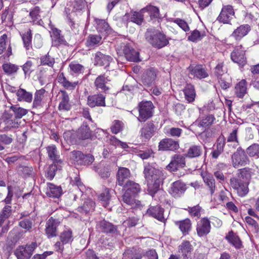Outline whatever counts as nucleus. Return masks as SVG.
<instances>
[{
  "instance_id": "f257e3e1",
  "label": "nucleus",
  "mask_w": 259,
  "mask_h": 259,
  "mask_svg": "<svg viewBox=\"0 0 259 259\" xmlns=\"http://www.w3.org/2000/svg\"><path fill=\"white\" fill-rule=\"evenodd\" d=\"M144 174L147 182L148 191L153 196L159 190L165 176L162 170L156 169L150 164L145 166Z\"/></svg>"
},
{
  "instance_id": "f03ea898",
  "label": "nucleus",
  "mask_w": 259,
  "mask_h": 259,
  "mask_svg": "<svg viewBox=\"0 0 259 259\" xmlns=\"http://www.w3.org/2000/svg\"><path fill=\"white\" fill-rule=\"evenodd\" d=\"M147 41L153 47L160 49L168 44L166 36L158 30L148 29L145 33Z\"/></svg>"
},
{
  "instance_id": "7ed1b4c3",
  "label": "nucleus",
  "mask_w": 259,
  "mask_h": 259,
  "mask_svg": "<svg viewBox=\"0 0 259 259\" xmlns=\"http://www.w3.org/2000/svg\"><path fill=\"white\" fill-rule=\"evenodd\" d=\"M231 159L232 165L235 168L245 166L250 162L245 150L241 147H238L236 151L233 153Z\"/></svg>"
},
{
  "instance_id": "20e7f679",
  "label": "nucleus",
  "mask_w": 259,
  "mask_h": 259,
  "mask_svg": "<svg viewBox=\"0 0 259 259\" xmlns=\"http://www.w3.org/2000/svg\"><path fill=\"white\" fill-rule=\"evenodd\" d=\"M249 183L238 178L233 177L230 179V186L240 197H244L248 194Z\"/></svg>"
},
{
  "instance_id": "39448f33",
  "label": "nucleus",
  "mask_w": 259,
  "mask_h": 259,
  "mask_svg": "<svg viewBox=\"0 0 259 259\" xmlns=\"http://www.w3.org/2000/svg\"><path fill=\"white\" fill-rule=\"evenodd\" d=\"M139 116L138 120L140 122H144L152 117L154 106L151 101H144L139 103Z\"/></svg>"
},
{
  "instance_id": "423d86ee",
  "label": "nucleus",
  "mask_w": 259,
  "mask_h": 259,
  "mask_svg": "<svg viewBox=\"0 0 259 259\" xmlns=\"http://www.w3.org/2000/svg\"><path fill=\"white\" fill-rule=\"evenodd\" d=\"M36 247L35 242H32L25 246H20L17 248L15 254L18 259H29Z\"/></svg>"
},
{
  "instance_id": "0eeeda50",
  "label": "nucleus",
  "mask_w": 259,
  "mask_h": 259,
  "mask_svg": "<svg viewBox=\"0 0 259 259\" xmlns=\"http://www.w3.org/2000/svg\"><path fill=\"white\" fill-rule=\"evenodd\" d=\"M70 3L69 7L66 8L65 12L67 14V17L69 25L72 27L74 25V23L71 19L70 16H69L70 15V11L71 9L72 12L82 10L85 6V0H71Z\"/></svg>"
},
{
  "instance_id": "6e6552de",
  "label": "nucleus",
  "mask_w": 259,
  "mask_h": 259,
  "mask_svg": "<svg viewBox=\"0 0 259 259\" xmlns=\"http://www.w3.org/2000/svg\"><path fill=\"white\" fill-rule=\"evenodd\" d=\"M232 60L239 65L244 66L246 62V58L245 56V50L241 46L235 48L231 54Z\"/></svg>"
},
{
  "instance_id": "1a4fd4ad",
  "label": "nucleus",
  "mask_w": 259,
  "mask_h": 259,
  "mask_svg": "<svg viewBox=\"0 0 259 259\" xmlns=\"http://www.w3.org/2000/svg\"><path fill=\"white\" fill-rule=\"evenodd\" d=\"M121 50L122 51L127 60L131 62H138L140 61L139 53L129 45L122 44L121 46Z\"/></svg>"
},
{
  "instance_id": "9d476101",
  "label": "nucleus",
  "mask_w": 259,
  "mask_h": 259,
  "mask_svg": "<svg viewBox=\"0 0 259 259\" xmlns=\"http://www.w3.org/2000/svg\"><path fill=\"white\" fill-rule=\"evenodd\" d=\"M186 190L185 184L181 181L172 183L169 189V193L175 198L180 197Z\"/></svg>"
},
{
  "instance_id": "9b49d317",
  "label": "nucleus",
  "mask_w": 259,
  "mask_h": 259,
  "mask_svg": "<svg viewBox=\"0 0 259 259\" xmlns=\"http://www.w3.org/2000/svg\"><path fill=\"white\" fill-rule=\"evenodd\" d=\"M210 223L208 219L205 218H202L197 223V234L199 237L205 236L210 232Z\"/></svg>"
},
{
  "instance_id": "f8f14e48",
  "label": "nucleus",
  "mask_w": 259,
  "mask_h": 259,
  "mask_svg": "<svg viewBox=\"0 0 259 259\" xmlns=\"http://www.w3.org/2000/svg\"><path fill=\"white\" fill-rule=\"evenodd\" d=\"M234 15V11L231 6H224L218 17V20L223 23H229Z\"/></svg>"
},
{
  "instance_id": "ddd939ff",
  "label": "nucleus",
  "mask_w": 259,
  "mask_h": 259,
  "mask_svg": "<svg viewBox=\"0 0 259 259\" xmlns=\"http://www.w3.org/2000/svg\"><path fill=\"white\" fill-rule=\"evenodd\" d=\"M185 165V158L181 155L175 154L172 157L166 168L171 171H175L179 167H183Z\"/></svg>"
},
{
  "instance_id": "4468645a",
  "label": "nucleus",
  "mask_w": 259,
  "mask_h": 259,
  "mask_svg": "<svg viewBox=\"0 0 259 259\" xmlns=\"http://www.w3.org/2000/svg\"><path fill=\"white\" fill-rule=\"evenodd\" d=\"M188 70L190 75L194 78L202 79L208 75L206 70L201 65H191L189 67Z\"/></svg>"
},
{
  "instance_id": "2eb2a0df",
  "label": "nucleus",
  "mask_w": 259,
  "mask_h": 259,
  "mask_svg": "<svg viewBox=\"0 0 259 259\" xmlns=\"http://www.w3.org/2000/svg\"><path fill=\"white\" fill-rule=\"evenodd\" d=\"M179 148V142L169 138H165L162 140L159 143L158 145L159 150L162 151H174L178 149Z\"/></svg>"
},
{
  "instance_id": "dca6fc26",
  "label": "nucleus",
  "mask_w": 259,
  "mask_h": 259,
  "mask_svg": "<svg viewBox=\"0 0 259 259\" xmlns=\"http://www.w3.org/2000/svg\"><path fill=\"white\" fill-rule=\"evenodd\" d=\"M88 105L92 108L96 106L104 107L106 106L105 97L101 94L89 96L88 97Z\"/></svg>"
},
{
  "instance_id": "f3484780",
  "label": "nucleus",
  "mask_w": 259,
  "mask_h": 259,
  "mask_svg": "<svg viewBox=\"0 0 259 259\" xmlns=\"http://www.w3.org/2000/svg\"><path fill=\"white\" fill-rule=\"evenodd\" d=\"M250 30V27L248 24L241 25L234 30L230 37H233L236 41H238L246 36Z\"/></svg>"
},
{
  "instance_id": "a211bd4d",
  "label": "nucleus",
  "mask_w": 259,
  "mask_h": 259,
  "mask_svg": "<svg viewBox=\"0 0 259 259\" xmlns=\"http://www.w3.org/2000/svg\"><path fill=\"white\" fill-rule=\"evenodd\" d=\"M47 99V93L45 89H41L36 90L34 94V97L33 102V107L37 108L41 106L46 103Z\"/></svg>"
},
{
  "instance_id": "6ab92c4d",
  "label": "nucleus",
  "mask_w": 259,
  "mask_h": 259,
  "mask_svg": "<svg viewBox=\"0 0 259 259\" xmlns=\"http://www.w3.org/2000/svg\"><path fill=\"white\" fill-rule=\"evenodd\" d=\"M3 122L5 125V128L7 130L17 128L20 125L17 119L13 116V114L5 112L3 116Z\"/></svg>"
},
{
  "instance_id": "aec40b11",
  "label": "nucleus",
  "mask_w": 259,
  "mask_h": 259,
  "mask_svg": "<svg viewBox=\"0 0 259 259\" xmlns=\"http://www.w3.org/2000/svg\"><path fill=\"white\" fill-rule=\"evenodd\" d=\"M112 60L113 59L110 56L105 55L100 52L95 54L94 61L96 65L104 66L106 68L109 66Z\"/></svg>"
},
{
  "instance_id": "412c9836",
  "label": "nucleus",
  "mask_w": 259,
  "mask_h": 259,
  "mask_svg": "<svg viewBox=\"0 0 259 259\" xmlns=\"http://www.w3.org/2000/svg\"><path fill=\"white\" fill-rule=\"evenodd\" d=\"M130 171L128 169L125 167H120L117 173V182L118 185L124 186L130 177Z\"/></svg>"
},
{
  "instance_id": "4be33fe9",
  "label": "nucleus",
  "mask_w": 259,
  "mask_h": 259,
  "mask_svg": "<svg viewBox=\"0 0 259 259\" xmlns=\"http://www.w3.org/2000/svg\"><path fill=\"white\" fill-rule=\"evenodd\" d=\"M5 52L6 57L12 55V48L7 35L5 34L0 37V54Z\"/></svg>"
},
{
  "instance_id": "5701e85b",
  "label": "nucleus",
  "mask_w": 259,
  "mask_h": 259,
  "mask_svg": "<svg viewBox=\"0 0 259 259\" xmlns=\"http://www.w3.org/2000/svg\"><path fill=\"white\" fill-rule=\"evenodd\" d=\"M60 103L58 109L60 111H68L71 109V105L69 102V98L68 94L64 91H61Z\"/></svg>"
},
{
  "instance_id": "b1692460",
  "label": "nucleus",
  "mask_w": 259,
  "mask_h": 259,
  "mask_svg": "<svg viewBox=\"0 0 259 259\" xmlns=\"http://www.w3.org/2000/svg\"><path fill=\"white\" fill-rule=\"evenodd\" d=\"M163 209L158 205L150 207L147 210V213L149 215L164 223L166 219L163 215Z\"/></svg>"
},
{
  "instance_id": "393cba45",
  "label": "nucleus",
  "mask_w": 259,
  "mask_h": 259,
  "mask_svg": "<svg viewBox=\"0 0 259 259\" xmlns=\"http://www.w3.org/2000/svg\"><path fill=\"white\" fill-rule=\"evenodd\" d=\"M58 223L57 221L51 218L46 224V233L49 238L57 236V227Z\"/></svg>"
},
{
  "instance_id": "a878e982",
  "label": "nucleus",
  "mask_w": 259,
  "mask_h": 259,
  "mask_svg": "<svg viewBox=\"0 0 259 259\" xmlns=\"http://www.w3.org/2000/svg\"><path fill=\"white\" fill-rule=\"evenodd\" d=\"M156 77V72L154 68L147 69L142 77V82L147 85H150L154 82Z\"/></svg>"
},
{
  "instance_id": "bb28decb",
  "label": "nucleus",
  "mask_w": 259,
  "mask_h": 259,
  "mask_svg": "<svg viewBox=\"0 0 259 259\" xmlns=\"http://www.w3.org/2000/svg\"><path fill=\"white\" fill-rule=\"evenodd\" d=\"M154 123L151 121L148 122L140 131L141 137L144 138L145 140H149L154 134Z\"/></svg>"
},
{
  "instance_id": "cd10ccee",
  "label": "nucleus",
  "mask_w": 259,
  "mask_h": 259,
  "mask_svg": "<svg viewBox=\"0 0 259 259\" xmlns=\"http://www.w3.org/2000/svg\"><path fill=\"white\" fill-rule=\"evenodd\" d=\"M51 37L54 46L57 47L65 42L63 36L61 35V30L54 27H51Z\"/></svg>"
},
{
  "instance_id": "c85d7f7f",
  "label": "nucleus",
  "mask_w": 259,
  "mask_h": 259,
  "mask_svg": "<svg viewBox=\"0 0 259 259\" xmlns=\"http://www.w3.org/2000/svg\"><path fill=\"white\" fill-rule=\"evenodd\" d=\"M134 195L125 191L123 195V201L124 203L131 206L132 208H140L141 203L134 198Z\"/></svg>"
},
{
  "instance_id": "c756f323",
  "label": "nucleus",
  "mask_w": 259,
  "mask_h": 259,
  "mask_svg": "<svg viewBox=\"0 0 259 259\" xmlns=\"http://www.w3.org/2000/svg\"><path fill=\"white\" fill-rule=\"evenodd\" d=\"M110 79L105 75H100L96 79L94 84L97 90H101L102 91L106 92L109 90L107 84Z\"/></svg>"
},
{
  "instance_id": "7c9ffc66",
  "label": "nucleus",
  "mask_w": 259,
  "mask_h": 259,
  "mask_svg": "<svg viewBox=\"0 0 259 259\" xmlns=\"http://www.w3.org/2000/svg\"><path fill=\"white\" fill-rule=\"evenodd\" d=\"M58 81L64 88L68 90H74L78 83V81H69L65 77L64 74L63 72L60 73L58 74Z\"/></svg>"
},
{
  "instance_id": "2f4dec72",
  "label": "nucleus",
  "mask_w": 259,
  "mask_h": 259,
  "mask_svg": "<svg viewBox=\"0 0 259 259\" xmlns=\"http://www.w3.org/2000/svg\"><path fill=\"white\" fill-rule=\"evenodd\" d=\"M192 250V245L188 241H183L179 246V250L182 253L183 259H188Z\"/></svg>"
},
{
  "instance_id": "473e14b6",
  "label": "nucleus",
  "mask_w": 259,
  "mask_h": 259,
  "mask_svg": "<svg viewBox=\"0 0 259 259\" xmlns=\"http://www.w3.org/2000/svg\"><path fill=\"white\" fill-rule=\"evenodd\" d=\"M46 194L50 197L58 198L62 194V189L60 186L49 183L46 190Z\"/></svg>"
},
{
  "instance_id": "72a5a7b5",
  "label": "nucleus",
  "mask_w": 259,
  "mask_h": 259,
  "mask_svg": "<svg viewBox=\"0 0 259 259\" xmlns=\"http://www.w3.org/2000/svg\"><path fill=\"white\" fill-rule=\"evenodd\" d=\"M97 30L103 34H108L111 32V28L105 20L95 19Z\"/></svg>"
},
{
  "instance_id": "f704fd0d",
  "label": "nucleus",
  "mask_w": 259,
  "mask_h": 259,
  "mask_svg": "<svg viewBox=\"0 0 259 259\" xmlns=\"http://www.w3.org/2000/svg\"><path fill=\"white\" fill-rule=\"evenodd\" d=\"M102 37L100 35L91 34L87 39L85 45L89 49H93L101 44Z\"/></svg>"
},
{
  "instance_id": "c9c22d12",
  "label": "nucleus",
  "mask_w": 259,
  "mask_h": 259,
  "mask_svg": "<svg viewBox=\"0 0 259 259\" xmlns=\"http://www.w3.org/2000/svg\"><path fill=\"white\" fill-rule=\"evenodd\" d=\"M215 118L212 115H208L205 117L198 118L196 123L198 126L204 128L209 127L214 122Z\"/></svg>"
},
{
  "instance_id": "e433bc0d",
  "label": "nucleus",
  "mask_w": 259,
  "mask_h": 259,
  "mask_svg": "<svg viewBox=\"0 0 259 259\" xmlns=\"http://www.w3.org/2000/svg\"><path fill=\"white\" fill-rule=\"evenodd\" d=\"M17 100L19 101H24L31 103L32 101L33 95L30 92L26 91L23 89H19L16 93Z\"/></svg>"
},
{
  "instance_id": "4c0bfd02",
  "label": "nucleus",
  "mask_w": 259,
  "mask_h": 259,
  "mask_svg": "<svg viewBox=\"0 0 259 259\" xmlns=\"http://www.w3.org/2000/svg\"><path fill=\"white\" fill-rule=\"evenodd\" d=\"M175 224L179 227L184 235L188 234L192 228L191 222L189 219L176 222Z\"/></svg>"
},
{
  "instance_id": "58836bf2",
  "label": "nucleus",
  "mask_w": 259,
  "mask_h": 259,
  "mask_svg": "<svg viewBox=\"0 0 259 259\" xmlns=\"http://www.w3.org/2000/svg\"><path fill=\"white\" fill-rule=\"evenodd\" d=\"M247 93V84L244 79L241 80L235 87V94L237 97L242 98Z\"/></svg>"
},
{
  "instance_id": "ea45409f",
  "label": "nucleus",
  "mask_w": 259,
  "mask_h": 259,
  "mask_svg": "<svg viewBox=\"0 0 259 259\" xmlns=\"http://www.w3.org/2000/svg\"><path fill=\"white\" fill-rule=\"evenodd\" d=\"M184 93L185 99L189 103H191L194 101L196 93L194 85L191 84H187L184 89Z\"/></svg>"
},
{
  "instance_id": "a19ab883",
  "label": "nucleus",
  "mask_w": 259,
  "mask_h": 259,
  "mask_svg": "<svg viewBox=\"0 0 259 259\" xmlns=\"http://www.w3.org/2000/svg\"><path fill=\"white\" fill-rule=\"evenodd\" d=\"M142 12H147L150 17L151 20H156L160 16L159 9L154 6L149 5L142 9Z\"/></svg>"
},
{
  "instance_id": "79ce46f5",
  "label": "nucleus",
  "mask_w": 259,
  "mask_h": 259,
  "mask_svg": "<svg viewBox=\"0 0 259 259\" xmlns=\"http://www.w3.org/2000/svg\"><path fill=\"white\" fill-rule=\"evenodd\" d=\"M97 228L105 233H114L116 228L111 223L105 221H102L97 224Z\"/></svg>"
},
{
  "instance_id": "37998d69",
  "label": "nucleus",
  "mask_w": 259,
  "mask_h": 259,
  "mask_svg": "<svg viewBox=\"0 0 259 259\" xmlns=\"http://www.w3.org/2000/svg\"><path fill=\"white\" fill-rule=\"evenodd\" d=\"M47 153L49 158L54 161V163H61L60 155L58 152L56 147L52 145L47 148Z\"/></svg>"
},
{
  "instance_id": "c03bdc74",
  "label": "nucleus",
  "mask_w": 259,
  "mask_h": 259,
  "mask_svg": "<svg viewBox=\"0 0 259 259\" xmlns=\"http://www.w3.org/2000/svg\"><path fill=\"white\" fill-rule=\"evenodd\" d=\"M202 177L204 183L209 188L211 195H213L216 189L214 179L211 175L207 174L203 175Z\"/></svg>"
},
{
  "instance_id": "a18cd8bd",
  "label": "nucleus",
  "mask_w": 259,
  "mask_h": 259,
  "mask_svg": "<svg viewBox=\"0 0 259 259\" xmlns=\"http://www.w3.org/2000/svg\"><path fill=\"white\" fill-rule=\"evenodd\" d=\"M202 153L200 146L192 145L188 149L186 156L189 158H196L200 156Z\"/></svg>"
},
{
  "instance_id": "49530a36",
  "label": "nucleus",
  "mask_w": 259,
  "mask_h": 259,
  "mask_svg": "<svg viewBox=\"0 0 259 259\" xmlns=\"http://www.w3.org/2000/svg\"><path fill=\"white\" fill-rule=\"evenodd\" d=\"M238 172V178L245 180V182H249L254 174L253 170L248 167L239 169Z\"/></svg>"
},
{
  "instance_id": "de8ad7c7",
  "label": "nucleus",
  "mask_w": 259,
  "mask_h": 259,
  "mask_svg": "<svg viewBox=\"0 0 259 259\" xmlns=\"http://www.w3.org/2000/svg\"><path fill=\"white\" fill-rule=\"evenodd\" d=\"M91 136V131L88 125L83 122V124L79 128L78 137L79 139L84 140L90 138Z\"/></svg>"
},
{
  "instance_id": "09e8293b",
  "label": "nucleus",
  "mask_w": 259,
  "mask_h": 259,
  "mask_svg": "<svg viewBox=\"0 0 259 259\" xmlns=\"http://www.w3.org/2000/svg\"><path fill=\"white\" fill-rule=\"evenodd\" d=\"M70 73L72 75H78L84 72V67L76 62H72L69 65Z\"/></svg>"
},
{
  "instance_id": "8fccbe9b",
  "label": "nucleus",
  "mask_w": 259,
  "mask_h": 259,
  "mask_svg": "<svg viewBox=\"0 0 259 259\" xmlns=\"http://www.w3.org/2000/svg\"><path fill=\"white\" fill-rule=\"evenodd\" d=\"M95 206V202L89 199L84 201L82 206L78 207V211L80 212L88 213L94 210Z\"/></svg>"
},
{
  "instance_id": "3c124183",
  "label": "nucleus",
  "mask_w": 259,
  "mask_h": 259,
  "mask_svg": "<svg viewBox=\"0 0 259 259\" xmlns=\"http://www.w3.org/2000/svg\"><path fill=\"white\" fill-rule=\"evenodd\" d=\"M226 238L236 248L239 249L241 247V242L238 236L236 235L233 232L229 233Z\"/></svg>"
},
{
  "instance_id": "603ef678",
  "label": "nucleus",
  "mask_w": 259,
  "mask_h": 259,
  "mask_svg": "<svg viewBox=\"0 0 259 259\" xmlns=\"http://www.w3.org/2000/svg\"><path fill=\"white\" fill-rule=\"evenodd\" d=\"M60 241L63 243L68 244L71 243L73 240L72 232L70 229H66L63 231L60 235Z\"/></svg>"
},
{
  "instance_id": "864d4df0",
  "label": "nucleus",
  "mask_w": 259,
  "mask_h": 259,
  "mask_svg": "<svg viewBox=\"0 0 259 259\" xmlns=\"http://www.w3.org/2000/svg\"><path fill=\"white\" fill-rule=\"evenodd\" d=\"M123 187L126 189V191H128V193L133 195L137 194L141 190L140 185L131 181H127L126 183V185Z\"/></svg>"
},
{
  "instance_id": "5fc2aeb1",
  "label": "nucleus",
  "mask_w": 259,
  "mask_h": 259,
  "mask_svg": "<svg viewBox=\"0 0 259 259\" xmlns=\"http://www.w3.org/2000/svg\"><path fill=\"white\" fill-rule=\"evenodd\" d=\"M125 253L129 259H141L142 257L143 251L140 248L138 249L133 248L128 250Z\"/></svg>"
},
{
  "instance_id": "6e6d98bb",
  "label": "nucleus",
  "mask_w": 259,
  "mask_h": 259,
  "mask_svg": "<svg viewBox=\"0 0 259 259\" xmlns=\"http://www.w3.org/2000/svg\"><path fill=\"white\" fill-rule=\"evenodd\" d=\"M10 109L14 112L15 118L20 119L28 113V110L23 108L14 105L10 106Z\"/></svg>"
},
{
  "instance_id": "4d7b16f0",
  "label": "nucleus",
  "mask_w": 259,
  "mask_h": 259,
  "mask_svg": "<svg viewBox=\"0 0 259 259\" xmlns=\"http://www.w3.org/2000/svg\"><path fill=\"white\" fill-rule=\"evenodd\" d=\"M111 190L106 189L99 196V199L101 201L104 207H106L110 199Z\"/></svg>"
},
{
  "instance_id": "13d9d810",
  "label": "nucleus",
  "mask_w": 259,
  "mask_h": 259,
  "mask_svg": "<svg viewBox=\"0 0 259 259\" xmlns=\"http://www.w3.org/2000/svg\"><path fill=\"white\" fill-rule=\"evenodd\" d=\"M145 12H142V10L140 12H134L131 14L130 20L131 22L136 23L138 25H141L143 22V15Z\"/></svg>"
},
{
  "instance_id": "bf43d9fd",
  "label": "nucleus",
  "mask_w": 259,
  "mask_h": 259,
  "mask_svg": "<svg viewBox=\"0 0 259 259\" xmlns=\"http://www.w3.org/2000/svg\"><path fill=\"white\" fill-rule=\"evenodd\" d=\"M246 152L250 157H259V145L253 144L246 149Z\"/></svg>"
},
{
  "instance_id": "052dcab7",
  "label": "nucleus",
  "mask_w": 259,
  "mask_h": 259,
  "mask_svg": "<svg viewBox=\"0 0 259 259\" xmlns=\"http://www.w3.org/2000/svg\"><path fill=\"white\" fill-rule=\"evenodd\" d=\"M3 68L4 72L8 75H12L16 73L19 69L18 66L10 63L4 64Z\"/></svg>"
},
{
  "instance_id": "680f3d73",
  "label": "nucleus",
  "mask_w": 259,
  "mask_h": 259,
  "mask_svg": "<svg viewBox=\"0 0 259 259\" xmlns=\"http://www.w3.org/2000/svg\"><path fill=\"white\" fill-rule=\"evenodd\" d=\"M11 206L7 205L5 206L0 213V226L3 223L4 221L8 219L11 214Z\"/></svg>"
},
{
  "instance_id": "e2e57ef3",
  "label": "nucleus",
  "mask_w": 259,
  "mask_h": 259,
  "mask_svg": "<svg viewBox=\"0 0 259 259\" xmlns=\"http://www.w3.org/2000/svg\"><path fill=\"white\" fill-rule=\"evenodd\" d=\"M22 38L24 47H25L27 50H28L31 45L32 36L30 30L23 34Z\"/></svg>"
},
{
  "instance_id": "0e129e2a",
  "label": "nucleus",
  "mask_w": 259,
  "mask_h": 259,
  "mask_svg": "<svg viewBox=\"0 0 259 259\" xmlns=\"http://www.w3.org/2000/svg\"><path fill=\"white\" fill-rule=\"evenodd\" d=\"M40 62L42 65H48L52 67L55 63V59L48 54L40 58Z\"/></svg>"
},
{
  "instance_id": "69168bd1",
  "label": "nucleus",
  "mask_w": 259,
  "mask_h": 259,
  "mask_svg": "<svg viewBox=\"0 0 259 259\" xmlns=\"http://www.w3.org/2000/svg\"><path fill=\"white\" fill-rule=\"evenodd\" d=\"M123 127V123L119 120H114L111 126V131L112 133L117 134L122 130Z\"/></svg>"
},
{
  "instance_id": "338daca9",
  "label": "nucleus",
  "mask_w": 259,
  "mask_h": 259,
  "mask_svg": "<svg viewBox=\"0 0 259 259\" xmlns=\"http://www.w3.org/2000/svg\"><path fill=\"white\" fill-rule=\"evenodd\" d=\"M204 36V34L201 33L197 30H195L191 32V34L188 37V39L193 42H196L201 40Z\"/></svg>"
},
{
  "instance_id": "774afa93",
  "label": "nucleus",
  "mask_w": 259,
  "mask_h": 259,
  "mask_svg": "<svg viewBox=\"0 0 259 259\" xmlns=\"http://www.w3.org/2000/svg\"><path fill=\"white\" fill-rule=\"evenodd\" d=\"M84 155L79 151H73L70 153V158L80 164H82V160L83 158Z\"/></svg>"
}]
</instances>
